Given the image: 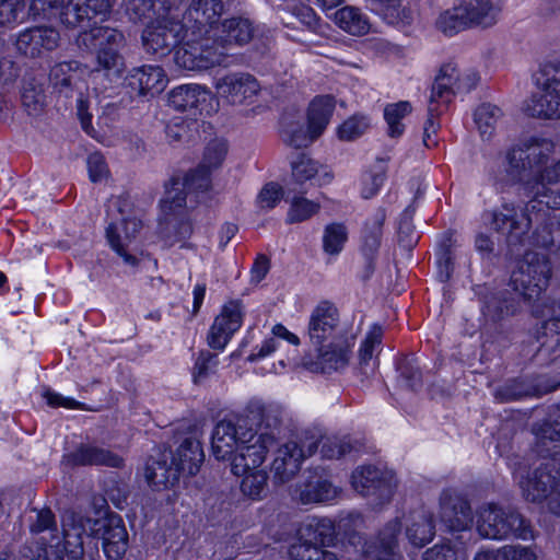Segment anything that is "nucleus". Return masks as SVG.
Here are the masks:
<instances>
[{
    "instance_id": "2f4dec72",
    "label": "nucleus",
    "mask_w": 560,
    "mask_h": 560,
    "mask_svg": "<svg viewBox=\"0 0 560 560\" xmlns=\"http://www.w3.org/2000/svg\"><path fill=\"white\" fill-rule=\"evenodd\" d=\"M211 92L199 84H184L168 93V105L179 112L197 109L205 103Z\"/></svg>"
},
{
    "instance_id": "20e7f679",
    "label": "nucleus",
    "mask_w": 560,
    "mask_h": 560,
    "mask_svg": "<svg viewBox=\"0 0 560 560\" xmlns=\"http://www.w3.org/2000/svg\"><path fill=\"white\" fill-rule=\"evenodd\" d=\"M211 187L209 170L197 167L183 178H172L165 185L164 196L160 200L159 224L161 233L176 241L188 237L192 225L188 214L187 197L203 194Z\"/></svg>"
},
{
    "instance_id": "4d7b16f0",
    "label": "nucleus",
    "mask_w": 560,
    "mask_h": 560,
    "mask_svg": "<svg viewBox=\"0 0 560 560\" xmlns=\"http://www.w3.org/2000/svg\"><path fill=\"white\" fill-rule=\"evenodd\" d=\"M194 131H198V121L191 119L175 118L165 127L166 137L173 140H180L183 138L191 140L195 138Z\"/></svg>"
},
{
    "instance_id": "09e8293b",
    "label": "nucleus",
    "mask_w": 560,
    "mask_h": 560,
    "mask_svg": "<svg viewBox=\"0 0 560 560\" xmlns=\"http://www.w3.org/2000/svg\"><path fill=\"white\" fill-rule=\"evenodd\" d=\"M59 19L67 27L74 28L79 26L84 20L91 19L93 15L92 10L86 5V1L81 4L72 0L62 3L59 13Z\"/></svg>"
},
{
    "instance_id": "f704fd0d",
    "label": "nucleus",
    "mask_w": 560,
    "mask_h": 560,
    "mask_svg": "<svg viewBox=\"0 0 560 560\" xmlns=\"http://www.w3.org/2000/svg\"><path fill=\"white\" fill-rule=\"evenodd\" d=\"M382 340V328L374 325L365 338L363 339L359 349V365L360 373L365 377H371L375 374L378 366V361L375 355Z\"/></svg>"
},
{
    "instance_id": "864d4df0",
    "label": "nucleus",
    "mask_w": 560,
    "mask_h": 560,
    "mask_svg": "<svg viewBox=\"0 0 560 560\" xmlns=\"http://www.w3.org/2000/svg\"><path fill=\"white\" fill-rule=\"evenodd\" d=\"M517 307L513 301L508 300L504 295H493L486 301L482 312L492 320H499L505 316L512 315Z\"/></svg>"
},
{
    "instance_id": "4468645a",
    "label": "nucleus",
    "mask_w": 560,
    "mask_h": 560,
    "mask_svg": "<svg viewBox=\"0 0 560 560\" xmlns=\"http://www.w3.org/2000/svg\"><path fill=\"white\" fill-rule=\"evenodd\" d=\"M439 520L450 533L470 529L474 518L466 494L454 488L443 489L439 495Z\"/></svg>"
},
{
    "instance_id": "72a5a7b5",
    "label": "nucleus",
    "mask_w": 560,
    "mask_h": 560,
    "mask_svg": "<svg viewBox=\"0 0 560 560\" xmlns=\"http://www.w3.org/2000/svg\"><path fill=\"white\" fill-rule=\"evenodd\" d=\"M203 462V451L198 441L187 439L177 448L173 456L172 464L178 472L196 475Z\"/></svg>"
},
{
    "instance_id": "9b49d317",
    "label": "nucleus",
    "mask_w": 560,
    "mask_h": 560,
    "mask_svg": "<svg viewBox=\"0 0 560 560\" xmlns=\"http://www.w3.org/2000/svg\"><path fill=\"white\" fill-rule=\"evenodd\" d=\"M175 51V63L189 71H203L222 66L229 57L217 34L198 35Z\"/></svg>"
},
{
    "instance_id": "f3484780",
    "label": "nucleus",
    "mask_w": 560,
    "mask_h": 560,
    "mask_svg": "<svg viewBox=\"0 0 560 560\" xmlns=\"http://www.w3.org/2000/svg\"><path fill=\"white\" fill-rule=\"evenodd\" d=\"M188 36L182 21L172 18L152 21L142 32V43L148 52L164 56Z\"/></svg>"
},
{
    "instance_id": "9d476101",
    "label": "nucleus",
    "mask_w": 560,
    "mask_h": 560,
    "mask_svg": "<svg viewBox=\"0 0 560 560\" xmlns=\"http://www.w3.org/2000/svg\"><path fill=\"white\" fill-rule=\"evenodd\" d=\"M320 439L322 430L312 428L281 445L276 452L271 467L275 479L279 482L292 479L300 471L302 463L316 452Z\"/></svg>"
},
{
    "instance_id": "dca6fc26",
    "label": "nucleus",
    "mask_w": 560,
    "mask_h": 560,
    "mask_svg": "<svg viewBox=\"0 0 560 560\" xmlns=\"http://www.w3.org/2000/svg\"><path fill=\"white\" fill-rule=\"evenodd\" d=\"M276 440V435L268 431L250 434L248 442L241 445L238 452L229 459L232 474L241 476L254 470L265 469L264 463Z\"/></svg>"
},
{
    "instance_id": "58836bf2",
    "label": "nucleus",
    "mask_w": 560,
    "mask_h": 560,
    "mask_svg": "<svg viewBox=\"0 0 560 560\" xmlns=\"http://www.w3.org/2000/svg\"><path fill=\"white\" fill-rule=\"evenodd\" d=\"M72 462L79 465H106L119 467L122 458L108 450L96 446H82L71 455Z\"/></svg>"
},
{
    "instance_id": "0eeeda50",
    "label": "nucleus",
    "mask_w": 560,
    "mask_h": 560,
    "mask_svg": "<svg viewBox=\"0 0 560 560\" xmlns=\"http://www.w3.org/2000/svg\"><path fill=\"white\" fill-rule=\"evenodd\" d=\"M522 497L532 503L547 502L549 511L560 515V466L548 459L532 472L515 471Z\"/></svg>"
},
{
    "instance_id": "bb28decb",
    "label": "nucleus",
    "mask_w": 560,
    "mask_h": 560,
    "mask_svg": "<svg viewBox=\"0 0 560 560\" xmlns=\"http://www.w3.org/2000/svg\"><path fill=\"white\" fill-rule=\"evenodd\" d=\"M434 535V520L430 511L421 509L409 514L406 537L413 547L422 548L433 539Z\"/></svg>"
},
{
    "instance_id": "e433bc0d",
    "label": "nucleus",
    "mask_w": 560,
    "mask_h": 560,
    "mask_svg": "<svg viewBox=\"0 0 560 560\" xmlns=\"http://www.w3.org/2000/svg\"><path fill=\"white\" fill-rule=\"evenodd\" d=\"M335 23L345 32L361 36L369 32L370 22L357 7L346 5L334 14Z\"/></svg>"
},
{
    "instance_id": "f257e3e1",
    "label": "nucleus",
    "mask_w": 560,
    "mask_h": 560,
    "mask_svg": "<svg viewBox=\"0 0 560 560\" xmlns=\"http://www.w3.org/2000/svg\"><path fill=\"white\" fill-rule=\"evenodd\" d=\"M540 142H520L510 150L504 159L503 167L508 179L522 182L535 191V199L527 207L534 211L545 205L548 209L560 208V192L549 186L560 183V161L547 165Z\"/></svg>"
},
{
    "instance_id": "13d9d810",
    "label": "nucleus",
    "mask_w": 560,
    "mask_h": 560,
    "mask_svg": "<svg viewBox=\"0 0 560 560\" xmlns=\"http://www.w3.org/2000/svg\"><path fill=\"white\" fill-rule=\"evenodd\" d=\"M319 444H322V456L327 459L339 458L350 452L351 448L349 442H347L345 439L325 436L323 433L322 439L318 442V445Z\"/></svg>"
},
{
    "instance_id": "412c9836",
    "label": "nucleus",
    "mask_w": 560,
    "mask_h": 560,
    "mask_svg": "<svg viewBox=\"0 0 560 560\" xmlns=\"http://www.w3.org/2000/svg\"><path fill=\"white\" fill-rule=\"evenodd\" d=\"M244 318V306L238 301H230L223 305L214 318L208 332V345L215 350H223L232 336L241 328Z\"/></svg>"
},
{
    "instance_id": "4c0bfd02",
    "label": "nucleus",
    "mask_w": 560,
    "mask_h": 560,
    "mask_svg": "<svg viewBox=\"0 0 560 560\" xmlns=\"http://www.w3.org/2000/svg\"><path fill=\"white\" fill-rule=\"evenodd\" d=\"M339 489L323 478L310 480L299 491V499L303 504L331 501L339 494Z\"/></svg>"
},
{
    "instance_id": "680f3d73",
    "label": "nucleus",
    "mask_w": 560,
    "mask_h": 560,
    "mask_svg": "<svg viewBox=\"0 0 560 560\" xmlns=\"http://www.w3.org/2000/svg\"><path fill=\"white\" fill-rule=\"evenodd\" d=\"M413 210L408 208L406 209L398 223V236L399 242L405 247H411L417 243L418 235L415 231V226L412 224Z\"/></svg>"
},
{
    "instance_id": "c9c22d12",
    "label": "nucleus",
    "mask_w": 560,
    "mask_h": 560,
    "mask_svg": "<svg viewBox=\"0 0 560 560\" xmlns=\"http://www.w3.org/2000/svg\"><path fill=\"white\" fill-rule=\"evenodd\" d=\"M178 469L172 464L167 465L166 460L151 459L144 468V478L150 487L155 490L166 489L174 485L178 479Z\"/></svg>"
},
{
    "instance_id": "de8ad7c7",
    "label": "nucleus",
    "mask_w": 560,
    "mask_h": 560,
    "mask_svg": "<svg viewBox=\"0 0 560 560\" xmlns=\"http://www.w3.org/2000/svg\"><path fill=\"white\" fill-rule=\"evenodd\" d=\"M319 209L320 205L318 202L303 196H294L290 200L285 221L290 224L306 221L315 215Z\"/></svg>"
},
{
    "instance_id": "37998d69",
    "label": "nucleus",
    "mask_w": 560,
    "mask_h": 560,
    "mask_svg": "<svg viewBox=\"0 0 560 560\" xmlns=\"http://www.w3.org/2000/svg\"><path fill=\"white\" fill-rule=\"evenodd\" d=\"M242 494L253 501L262 500L268 491V474L266 468L238 476Z\"/></svg>"
},
{
    "instance_id": "473e14b6",
    "label": "nucleus",
    "mask_w": 560,
    "mask_h": 560,
    "mask_svg": "<svg viewBox=\"0 0 560 560\" xmlns=\"http://www.w3.org/2000/svg\"><path fill=\"white\" fill-rule=\"evenodd\" d=\"M541 316L549 318L542 324L538 336L539 352H552L560 346V302L545 306Z\"/></svg>"
},
{
    "instance_id": "774afa93",
    "label": "nucleus",
    "mask_w": 560,
    "mask_h": 560,
    "mask_svg": "<svg viewBox=\"0 0 560 560\" xmlns=\"http://www.w3.org/2000/svg\"><path fill=\"white\" fill-rule=\"evenodd\" d=\"M90 179L93 183L101 182L108 175V168L103 155L98 152L91 153L86 161Z\"/></svg>"
},
{
    "instance_id": "8fccbe9b",
    "label": "nucleus",
    "mask_w": 560,
    "mask_h": 560,
    "mask_svg": "<svg viewBox=\"0 0 560 560\" xmlns=\"http://www.w3.org/2000/svg\"><path fill=\"white\" fill-rule=\"evenodd\" d=\"M289 556L292 560H338L335 552L307 541L292 545Z\"/></svg>"
},
{
    "instance_id": "1a4fd4ad",
    "label": "nucleus",
    "mask_w": 560,
    "mask_h": 560,
    "mask_svg": "<svg viewBox=\"0 0 560 560\" xmlns=\"http://www.w3.org/2000/svg\"><path fill=\"white\" fill-rule=\"evenodd\" d=\"M476 528L487 539H504L511 535L523 540L534 537L532 528L518 512L493 503L479 508Z\"/></svg>"
},
{
    "instance_id": "e2e57ef3",
    "label": "nucleus",
    "mask_w": 560,
    "mask_h": 560,
    "mask_svg": "<svg viewBox=\"0 0 560 560\" xmlns=\"http://www.w3.org/2000/svg\"><path fill=\"white\" fill-rule=\"evenodd\" d=\"M24 8L25 3L23 0L0 1V26H9L16 23Z\"/></svg>"
},
{
    "instance_id": "5701e85b",
    "label": "nucleus",
    "mask_w": 560,
    "mask_h": 560,
    "mask_svg": "<svg viewBox=\"0 0 560 560\" xmlns=\"http://www.w3.org/2000/svg\"><path fill=\"white\" fill-rule=\"evenodd\" d=\"M249 431H242L231 421H220L213 429L211 448L213 456L219 460H229L238 452L241 445L248 442Z\"/></svg>"
},
{
    "instance_id": "bf43d9fd",
    "label": "nucleus",
    "mask_w": 560,
    "mask_h": 560,
    "mask_svg": "<svg viewBox=\"0 0 560 560\" xmlns=\"http://www.w3.org/2000/svg\"><path fill=\"white\" fill-rule=\"evenodd\" d=\"M283 198L282 187L273 182L267 183L257 195L256 203L261 210H270L275 208Z\"/></svg>"
},
{
    "instance_id": "a18cd8bd",
    "label": "nucleus",
    "mask_w": 560,
    "mask_h": 560,
    "mask_svg": "<svg viewBox=\"0 0 560 560\" xmlns=\"http://www.w3.org/2000/svg\"><path fill=\"white\" fill-rule=\"evenodd\" d=\"M411 104L407 101L387 104L384 108V119L388 126V136L399 138L404 135L405 126L401 120L411 113Z\"/></svg>"
},
{
    "instance_id": "f8f14e48",
    "label": "nucleus",
    "mask_w": 560,
    "mask_h": 560,
    "mask_svg": "<svg viewBox=\"0 0 560 560\" xmlns=\"http://www.w3.org/2000/svg\"><path fill=\"white\" fill-rule=\"evenodd\" d=\"M551 268L545 256L527 253L511 275V284L525 300L540 296L549 283Z\"/></svg>"
},
{
    "instance_id": "603ef678",
    "label": "nucleus",
    "mask_w": 560,
    "mask_h": 560,
    "mask_svg": "<svg viewBox=\"0 0 560 560\" xmlns=\"http://www.w3.org/2000/svg\"><path fill=\"white\" fill-rule=\"evenodd\" d=\"M371 128V119L368 116L355 114L345 120L338 128L340 140L360 138Z\"/></svg>"
},
{
    "instance_id": "aec40b11",
    "label": "nucleus",
    "mask_w": 560,
    "mask_h": 560,
    "mask_svg": "<svg viewBox=\"0 0 560 560\" xmlns=\"http://www.w3.org/2000/svg\"><path fill=\"white\" fill-rule=\"evenodd\" d=\"M59 43L60 34L55 27L39 25L21 31L16 36L15 47L20 55L36 59L55 50Z\"/></svg>"
},
{
    "instance_id": "393cba45",
    "label": "nucleus",
    "mask_w": 560,
    "mask_h": 560,
    "mask_svg": "<svg viewBox=\"0 0 560 560\" xmlns=\"http://www.w3.org/2000/svg\"><path fill=\"white\" fill-rule=\"evenodd\" d=\"M20 100L27 116L42 117L48 106V96L43 80L33 74H25L21 81Z\"/></svg>"
},
{
    "instance_id": "f03ea898",
    "label": "nucleus",
    "mask_w": 560,
    "mask_h": 560,
    "mask_svg": "<svg viewBox=\"0 0 560 560\" xmlns=\"http://www.w3.org/2000/svg\"><path fill=\"white\" fill-rule=\"evenodd\" d=\"M308 337L317 349V364L323 372L345 369L351 359L355 334L340 323L337 307L330 302H320L312 312Z\"/></svg>"
},
{
    "instance_id": "3c124183",
    "label": "nucleus",
    "mask_w": 560,
    "mask_h": 560,
    "mask_svg": "<svg viewBox=\"0 0 560 560\" xmlns=\"http://www.w3.org/2000/svg\"><path fill=\"white\" fill-rule=\"evenodd\" d=\"M436 26L441 32L450 36L469 27L459 3L452 10L442 13L436 21Z\"/></svg>"
},
{
    "instance_id": "338daca9",
    "label": "nucleus",
    "mask_w": 560,
    "mask_h": 560,
    "mask_svg": "<svg viewBox=\"0 0 560 560\" xmlns=\"http://www.w3.org/2000/svg\"><path fill=\"white\" fill-rule=\"evenodd\" d=\"M225 154L226 147L224 142H209L203 153V160L198 167L209 171L221 165Z\"/></svg>"
},
{
    "instance_id": "a19ab883",
    "label": "nucleus",
    "mask_w": 560,
    "mask_h": 560,
    "mask_svg": "<svg viewBox=\"0 0 560 560\" xmlns=\"http://www.w3.org/2000/svg\"><path fill=\"white\" fill-rule=\"evenodd\" d=\"M349 230L342 222H331L324 226L322 245L325 254L337 257L348 242Z\"/></svg>"
},
{
    "instance_id": "7ed1b4c3",
    "label": "nucleus",
    "mask_w": 560,
    "mask_h": 560,
    "mask_svg": "<svg viewBox=\"0 0 560 560\" xmlns=\"http://www.w3.org/2000/svg\"><path fill=\"white\" fill-rule=\"evenodd\" d=\"M61 525L63 549L72 558L82 556L84 538L101 539L108 559L118 560L127 550L128 534L121 517L117 514L91 518L74 512H66Z\"/></svg>"
},
{
    "instance_id": "c85d7f7f",
    "label": "nucleus",
    "mask_w": 560,
    "mask_h": 560,
    "mask_svg": "<svg viewBox=\"0 0 560 560\" xmlns=\"http://www.w3.org/2000/svg\"><path fill=\"white\" fill-rule=\"evenodd\" d=\"M292 177L299 185L312 180L316 186H326L332 182L334 174L311 158L301 155L292 162Z\"/></svg>"
},
{
    "instance_id": "b1692460",
    "label": "nucleus",
    "mask_w": 560,
    "mask_h": 560,
    "mask_svg": "<svg viewBox=\"0 0 560 560\" xmlns=\"http://www.w3.org/2000/svg\"><path fill=\"white\" fill-rule=\"evenodd\" d=\"M128 86L139 96H154L166 88L167 79L159 66H142L133 69L126 78Z\"/></svg>"
},
{
    "instance_id": "39448f33",
    "label": "nucleus",
    "mask_w": 560,
    "mask_h": 560,
    "mask_svg": "<svg viewBox=\"0 0 560 560\" xmlns=\"http://www.w3.org/2000/svg\"><path fill=\"white\" fill-rule=\"evenodd\" d=\"M109 209H115L120 218L107 226V242L126 265L133 267L138 264V258L129 252V246L142 228L141 215L144 209L139 207L129 194L110 199Z\"/></svg>"
},
{
    "instance_id": "2eb2a0df",
    "label": "nucleus",
    "mask_w": 560,
    "mask_h": 560,
    "mask_svg": "<svg viewBox=\"0 0 560 560\" xmlns=\"http://www.w3.org/2000/svg\"><path fill=\"white\" fill-rule=\"evenodd\" d=\"M538 220V214H535ZM534 219L517 209L511 203H504L501 208L486 211L482 214V223L489 226L499 235L505 236L509 242L520 241L525 235Z\"/></svg>"
},
{
    "instance_id": "cd10ccee",
    "label": "nucleus",
    "mask_w": 560,
    "mask_h": 560,
    "mask_svg": "<svg viewBox=\"0 0 560 560\" xmlns=\"http://www.w3.org/2000/svg\"><path fill=\"white\" fill-rule=\"evenodd\" d=\"M335 109V102L330 96H317L307 108V127L305 136L312 140L319 138L327 128Z\"/></svg>"
},
{
    "instance_id": "6e6552de",
    "label": "nucleus",
    "mask_w": 560,
    "mask_h": 560,
    "mask_svg": "<svg viewBox=\"0 0 560 560\" xmlns=\"http://www.w3.org/2000/svg\"><path fill=\"white\" fill-rule=\"evenodd\" d=\"M534 82L537 92L524 102V113L534 118L560 119V60L542 63Z\"/></svg>"
},
{
    "instance_id": "4be33fe9",
    "label": "nucleus",
    "mask_w": 560,
    "mask_h": 560,
    "mask_svg": "<svg viewBox=\"0 0 560 560\" xmlns=\"http://www.w3.org/2000/svg\"><path fill=\"white\" fill-rule=\"evenodd\" d=\"M223 12L222 0H191L183 15L182 24L191 35H208Z\"/></svg>"
},
{
    "instance_id": "0e129e2a",
    "label": "nucleus",
    "mask_w": 560,
    "mask_h": 560,
    "mask_svg": "<svg viewBox=\"0 0 560 560\" xmlns=\"http://www.w3.org/2000/svg\"><path fill=\"white\" fill-rule=\"evenodd\" d=\"M458 552L459 547L451 540H444L429 548L423 555V560H457Z\"/></svg>"
},
{
    "instance_id": "a878e982",
    "label": "nucleus",
    "mask_w": 560,
    "mask_h": 560,
    "mask_svg": "<svg viewBox=\"0 0 560 560\" xmlns=\"http://www.w3.org/2000/svg\"><path fill=\"white\" fill-rule=\"evenodd\" d=\"M257 32L254 23L244 16H232L221 23L222 35H217L220 45L228 51L229 45L243 46L253 40Z\"/></svg>"
},
{
    "instance_id": "c756f323",
    "label": "nucleus",
    "mask_w": 560,
    "mask_h": 560,
    "mask_svg": "<svg viewBox=\"0 0 560 560\" xmlns=\"http://www.w3.org/2000/svg\"><path fill=\"white\" fill-rule=\"evenodd\" d=\"M474 124L481 138L502 136L500 131L504 127V114L499 106L482 103L474 112Z\"/></svg>"
},
{
    "instance_id": "052dcab7",
    "label": "nucleus",
    "mask_w": 560,
    "mask_h": 560,
    "mask_svg": "<svg viewBox=\"0 0 560 560\" xmlns=\"http://www.w3.org/2000/svg\"><path fill=\"white\" fill-rule=\"evenodd\" d=\"M498 560H538V556L533 547L506 545L498 549Z\"/></svg>"
},
{
    "instance_id": "5fc2aeb1",
    "label": "nucleus",
    "mask_w": 560,
    "mask_h": 560,
    "mask_svg": "<svg viewBox=\"0 0 560 560\" xmlns=\"http://www.w3.org/2000/svg\"><path fill=\"white\" fill-rule=\"evenodd\" d=\"M383 14L390 22H399L401 24H409L411 22V12L402 5V0H373Z\"/></svg>"
},
{
    "instance_id": "c03bdc74",
    "label": "nucleus",
    "mask_w": 560,
    "mask_h": 560,
    "mask_svg": "<svg viewBox=\"0 0 560 560\" xmlns=\"http://www.w3.org/2000/svg\"><path fill=\"white\" fill-rule=\"evenodd\" d=\"M386 171L385 160L378 159L363 173L360 190L362 198L370 199L378 194L386 179Z\"/></svg>"
},
{
    "instance_id": "69168bd1",
    "label": "nucleus",
    "mask_w": 560,
    "mask_h": 560,
    "mask_svg": "<svg viewBox=\"0 0 560 560\" xmlns=\"http://www.w3.org/2000/svg\"><path fill=\"white\" fill-rule=\"evenodd\" d=\"M534 433L539 443L546 445L547 441L560 440V412L550 420L534 428Z\"/></svg>"
},
{
    "instance_id": "a211bd4d",
    "label": "nucleus",
    "mask_w": 560,
    "mask_h": 560,
    "mask_svg": "<svg viewBox=\"0 0 560 560\" xmlns=\"http://www.w3.org/2000/svg\"><path fill=\"white\" fill-rule=\"evenodd\" d=\"M351 485L360 494L374 497L376 504L387 502L396 489L392 471L371 465L358 467L351 475Z\"/></svg>"
},
{
    "instance_id": "79ce46f5",
    "label": "nucleus",
    "mask_w": 560,
    "mask_h": 560,
    "mask_svg": "<svg viewBox=\"0 0 560 560\" xmlns=\"http://www.w3.org/2000/svg\"><path fill=\"white\" fill-rule=\"evenodd\" d=\"M78 67L77 61H62L52 66L49 71V81L54 90L69 96L73 91V79Z\"/></svg>"
},
{
    "instance_id": "ea45409f",
    "label": "nucleus",
    "mask_w": 560,
    "mask_h": 560,
    "mask_svg": "<svg viewBox=\"0 0 560 560\" xmlns=\"http://www.w3.org/2000/svg\"><path fill=\"white\" fill-rule=\"evenodd\" d=\"M170 10L167 0H129L128 13L135 21L153 20L166 18Z\"/></svg>"
},
{
    "instance_id": "6ab92c4d",
    "label": "nucleus",
    "mask_w": 560,
    "mask_h": 560,
    "mask_svg": "<svg viewBox=\"0 0 560 560\" xmlns=\"http://www.w3.org/2000/svg\"><path fill=\"white\" fill-rule=\"evenodd\" d=\"M218 95L230 105L250 104L260 91L258 81L249 73L233 72L218 78Z\"/></svg>"
},
{
    "instance_id": "7c9ffc66",
    "label": "nucleus",
    "mask_w": 560,
    "mask_h": 560,
    "mask_svg": "<svg viewBox=\"0 0 560 560\" xmlns=\"http://www.w3.org/2000/svg\"><path fill=\"white\" fill-rule=\"evenodd\" d=\"M468 26L489 27L497 23L500 9L491 0H457Z\"/></svg>"
},
{
    "instance_id": "6e6d98bb",
    "label": "nucleus",
    "mask_w": 560,
    "mask_h": 560,
    "mask_svg": "<svg viewBox=\"0 0 560 560\" xmlns=\"http://www.w3.org/2000/svg\"><path fill=\"white\" fill-rule=\"evenodd\" d=\"M63 0H32L28 15L33 20H50L59 15Z\"/></svg>"
},
{
    "instance_id": "423d86ee",
    "label": "nucleus",
    "mask_w": 560,
    "mask_h": 560,
    "mask_svg": "<svg viewBox=\"0 0 560 560\" xmlns=\"http://www.w3.org/2000/svg\"><path fill=\"white\" fill-rule=\"evenodd\" d=\"M79 45L88 49L97 48V68L91 71L97 78L102 71L110 79H118L125 70V60L120 49L126 44L124 34L108 25H95L78 37Z\"/></svg>"
},
{
    "instance_id": "49530a36",
    "label": "nucleus",
    "mask_w": 560,
    "mask_h": 560,
    "mask_svg": "<svg viewBox=\"0 0 560 560\" xmlns=\"http://www.w3.org/2000/svg\"><path fill=\"white\" fill-rule=\"evenodd\" d=\"M385 219L386 212L380 208L366 221L363 230V248L368 254H373L380 247Z\"/></svg>"
},
{
    "instance_id": "ddd939ff",
    "label": "nucleus",
    "mask_w": 560,
    "mask_h": 560,
    "mask_svg": "<svg viewBox=\"0 0 560 560\" xmlns=\"http://www.w3.org/2000/svg\"><path fill=\"white\" fill-rule=\"evenodd\" d=\"M478 81L479 75L472 69H459L453 63L444 65L432 85L430 113L436 110L434 104L447 105L455 94L470 92Z\"/></svg>"
}]
</instances>
